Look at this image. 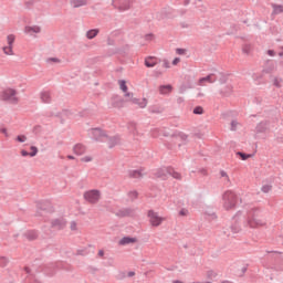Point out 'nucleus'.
I'll list each match as a JSON object with an SVG mask.
<instances>
[{"label": "nucleus", "mask_w": 283, "mask_h": 283, "mask_svg": "<svg viewBox=\"0 0 283 283\" xmlns=\"http://www.w3.org/2000/svg\"><path fill=\"white\" fill-rule=\"evenodd\" d=\"M172 90H174V87L170 84L160 85L159 94H161L163 96H167V95L171 94Z\"/></svg>", "instance_id": "obj_16"}, {"label": "nucleus", "mask_w": 283, "mask_h": 283, "mask_svg": "<svg viewBox=\"0 0 283 283\" xmlns=\"http://www.w3.org/2000/svg\"><path fill=\"white\" fill-rule=\"evenodd\" d=\"M220 176H221V178H227V180H228V182H229V175L227 174V171L221 170V171H220Z\"/></svg>", "instance_id": "obj_42"}, {"label": "nucleus", "mask_w": 283, "mask_h": 283, "mask_svg": "<svg viewBox=\"0 0 283 283\" xmlns=\"http://www.w3.org/2000/svg\"><path fill=\"white\" fill-rule=\"evenodd\" d=\"M279 56H283V52H280V53H279Z\"/></svg>", "instance_id": "obj_56"}, {"label": "nucleus", "mask_w": 283, "mask_h": 283, "mask_svg": "<svg viewBox=\"0 0 283 283\" xmlns=\"http://www.w3.org/2000/svg\"><path fill=\"white\" fill-rule=\"evenodd\" d=\"M164 74H165V71H161V70L154 71V76H156V78H159V76H163Z\"/></svg>", "instance_id": "obj_36"}, {"label": "nucleus", "mask_w": 283, "mask_h": 283, "mask_svg": "<svg viewBox=\"0 0 283 283\" xmlns=\"http://www.w3.org/2000/svg\"><path fill=\"white\" fill-rule=\"evenodd\" d=\"M174 283H182L181 281H174Z\"/></svg>", "instance_id": "obj_57"}, {"label": "nucleus", "mask_w": 283, "mask_h": 283, "mask_svg": "<svg viewBox=\"0 0 283 283\" xmlns=\"http://www.w3.org/2000/svg\"><path fill=\"white\" fill-rule=\"evenodd\" d=\"M198 1H202V0H198Z\"/></svg>", "instance_id": "obj_60"}, {"label": "nucleus", "mask_w": 283, "mask_h": 283, "mask_svg": "<svg viewBox=\"0 0 283 283\" xmlns=\"http://www.w3.org/2000/svg\"><path fill=\"white\" fill-rule=\"evenodd\" d=\"M256 134H264L266 129H269V122H261L259 125H256Z\"/></svg>", "instance_id": "obj_17"}, {"label": "nucleus", "mask_w": 283, "mask_h": 283, "mask_svg": "<svg viewBox=\"0 0 283 283\" xmlns=\"http://www.w3.org/2000/svg\"><path fill=\"white\" fill-rule=\"evenodd\" d=\"M176 53L179 54L180 56H182V55L187 54V50H185V49H177Z\"/></svg>", "instance_id": "obj_40"}, {"label": "nucleus", "mask_w": 283, "mask_h": 283, "mask_svg": "<svg viewBox=\"0 0 283 283\" xmlns=\"http://www.w3.org/2000/svg\"><path fill=\"white\" fill-rule=\"evenodd\" d=\"M238 129V120H232L231 122V132H235Z\"/></svg>", "instance_id": "obj_38"}, {"label": "nucleus", "mask_w": 283, "mask_h": 283, "mask_svg": "<svg viewBox=\"0 0 283 283\" xmlns=\"http://www.w3.org/2000/svg\"><path fill=\"white\" fill-rule=\"evenodd\" d=\"M205 109L201 106H197L193 108V114L201 115L203 114Z\"/></svg>", "instance_id": "obj_33"}, {"label": "nucleus", "mask_w": 283, "mask_h": 283, "mask_svg": "<svg viewBox=\"0 0 283 283\" xmlns=\"http://www.w3.org/2000/svg\"><path fill=\"white\" fill-rule=\"evenodd\" d=\"M134 275H136V273H134V272L128 273V277H134Z\"/></svg>", "instance_id": "obj_49"}, {"label": "nucleus", "mask_w": 283, "mask_h": 283, "mask_svg": "<svg viewBox=\"0 0 283 283\" xmlns=\"http://www.w3.org/2000/svg\"><path fill=\"white\" fill-rule=\"evenodd\" d=\"M145 41H154V34L148 33L144 36Z\"/></svg>", "instance_id": "obj_41"}, {"label": "nucleus", "mask_w": 283, "mask_h": 283, "mask_svg": "<svg viewBox=\"0 0 283 283\" xmlns=\"http://www.w3.org/2000/svg\"><path fill=\"white\" fill-rule=\"evenodd\" d=\"M277 70V65L272 60H268L263 67L262 74H273V72Z\"/></svg>", "instance_id": "obj_10"}, {"label": "nucleus", "mask_w": 283, "mask_h": 283, "mask_svg": "<svg viewBox=\"0 0 283 283\" xmlns=\"http://www.w3.org/2000/svg\"><path fill=\"white\" fill-rule=\"evenodd\" d=\"M143 105H144V107H145V105H147V99L146 98L143 99Z\"/></svg>", "instance_id": "obj_54"}, {"label": "nucleus", "mask_w": 283, "mask_h": 283, "mask_svg": "<svg viewBox=\"0 0 283 283\" xmlns=\"http://www.w3.org/2000/svg\"><path fill=\"white\" fill-rule=\"evenodd\" d=\"M114 107H120V104H118V103H116V102H114Z\"/></svg>", "instance_id": "obj_51"}, {"label": "nucleus", "mask_w": 283, "mask_h": 283, "mask_svg": "<svg viewBox=\"0 0 283 283\" xmlns=\"http://www.w3.org/2000/svg\"><path fill=\"white\" fill-rule=\"evenodd\" d=\"M41 33V27L39 25H27L24 27V34H30V36L34 34Z\"/></svg>", "instance_id": "obj_12"}, {"label": "nucleus", "mask_w": 283, "mask_h": 283, "mask_svg": "<svg viewBox=\"0 0 283 283\" xmlns=\"http://www.w3.org/2000/svg\"><path fill=\"white\" fill-rule=\"evenodd\" d=\"M238 205V195L235 192L228 190L222 196V206L226 211H231Z\"/></svg>", "instance_id": "obj_3"}, {"label": "nucleus", "mask_w": 283, "mask_h": 283, "mask_svg": "<svg viewBox=\"0 0 283 283\" xmlns=\"http://www.w3.org/2000/svg\"><path fill=\"white\" fill-rule=\"evenodd\" d=\"M273 14H282L283 6L282 4H272Z\"/></svg>", "instance_id": "obj_25"}, {"label": "nucleus", "mask_w": 283, "mask_h": 283, "mask_svg": "<svg viewBox=\"0 0 283 283\" xmlns=\"http://www.w3.org/2000/svg\"><path fill=\"white\" fill-rule=\"evenodd\" d=\"M73 151H74V154H76V156H83V154H85V151H87V148L83 144H76L73 147Z\"/></svg>", "instance_id": "obj_15"}, {"label": "nucleus", "mask_w": 283, "mask_h": 283, "mask_svg": "<svg viewBox=\"0 0 283 283\" xmlns=\"http://www.w3.org/2000/svg\"><path fill=\"white\" fill-rule=\"evenodd\" d=\"M180 62V57H175L172 61V65H178Z\"/></svg>", "instance_id": "obj_44"}, {"label": "nucleus", "mask_w": 283, "mask_h": 283, "mask_svg": "<svg viewBox=\"0 0 283 283\" xmlns=\"http://www.w3.org/2000/svg\"><path fill=\"white\" fill-rule=\"evenodd\" d=\"M138 239L132 237H124L118 241L119 247H127V244H136Z\"/></svg>", "instance_id": "obj_14"}, {"label": "nucleus", "mask_w": 283, "mask_h": 283, "mask_svg": "<svg viewBox=\"0 0 283 283\" xmlns=\"http://www.w3.org/2000/svg\"><path fill=\"white\" fill-rule=\"evenodd\" d=\"M95 36H98V29H92L86 32L87 39H95Z\"/></svg>", "instance_id": "obj_21"}, {"label": "nucleus", "mask_w": 283, "mask_h": 283, "mask_svg": "<svg viewBox=\"0 0 283 283\" xmlns=\"http://www.w3.org/2000/svg\"><path fill=\"white\" fill-rule=\"evenodd\" d=\"M169 176H172L175 180H182V175L171 167H161L155 171V178H159V180H167Z\"/></svg>", "instance_id": "obj_2"}, {"label": "nucleus", "mask_w": 283, "mask_h": 283, "mask_svg": "<svg viewBox=\"0 0 283 283\" xmlns=\"http://www.w3.org/2000/svg\"><path fill=\"white\" fill-rule=\"evenodd\" d=\"M94 160V157L92 155H86L81 158V163H92Z\"/></svg>", "instance_id": "obj_26"}, {"label": "nucleus", "mask_w": 283, "mask_h": 283, "mask_svg": "<svg viewBox=\"0 0 283 283\" xmlns=\"http://www.w3.org/2000/svg\"><path fill=\"white\" fill-rule=\"evenodd\" d=\"M191 3V0H185V6H189Z\"/></svg>", "instance_id": "obj_50"}, {"label": "nucleus", "mask_w": 283, "mask_h": 283, "mask_svg": "<svg viewBox=\"0 0 283 283\" xmlns=\"http://www.w3.org/2000/svg\"><path fill=\"white\" fill-rule=\"evenodd\" d=\"M70 229L71 231H78V223H76L75 221H72L70 223Z\"/></svg>", "instance_id": "obj_32"}, {"label": "nucleus", "mask_w": 283, "mask_h": 283, "mask_svg": "<svg viewBox=\"0 0 283 283\" xmlns=\"http://www.w3.org/2000/svg\"><path fill=\"white\" fill-rule=\"evenodd\" d=\"M273 84L275 87H283V80L275 77Z\"/></svg>", "instance_id": "obj_31"}, {"label": "nucleus", "mask_w": 283, "mask_h": 283, "mask_svg": "<svg viewBox=\"0 0 283 283\" xmlns=\"http://www.w3.org/2000/svg\"><path fill=\"white\" fill-rule=\"evenodd\" d=\"M1 101H9V103H18L19 97H17V90L6 88L0 93Z\"/></svg>", "instance_id": "obj_7"}, {"label": "nucleus", "mask_w": 283, "mask_h": 283, "mask_svg": "<svg viewBox=\"0 0 283 283\" xmlns=\"http://www.w3.org/2000/svg\"><path fill=\"white\" fill-rule=\"evenodd\" d=\"M17 40V36L14 34H9L7 36V45L2 48L3 54L6 56H14V41Z\"/></svg>", "instance_id": "obj_6"}, {"label": "nucleus", "mask_w": 283, "mask_h": 283, "mask_svg": "<svg viewBox=\"0 0 283 283\" xmlns=\"http://www.w3.org/2000/svg\"><path fill=\"white\" fill-rule=\"evenodd\" d=\"M124 98L126 103H130V105H134L135 107H140V98L136 97L134 93H126L124 94Z\"/></svg>", "instance_id": "obj_8"}, {"label": "nucleus", "mask_w": 283, "mask_h": 283, "mask_svg": "<svg viewBox=\"0 0 283 283\" xmlns=\"http://www.w3.org/2000/svg\"><path fill=\"white\" fill-rule=\"evenodd\" d=\"M271 189H273V186H271V185H263V186L261 187V191H262L263 193H269V191H271Z\"/></svg>", "instance_id": "obj_29"}, {"label": "nucleus", "mask_w": 283, "mask_h": 283, "mask_svg": "<svg viewBox=\"0 0 283 283\" xmlns=\"http://www.w3.org/2000/svg\"><path fill=\"white\" fill-rule=\"evenodd\" d=\"M176 138H177V140H182L185 143V142H187L188 137H187V134L179 133V134L176 135Z\"/></svg>", "instance_id": "obj_28"}, {"label": "nucleus", "mask_w": 283, "mask_h": 283, "mask_svg": "<svg viewBox=\"0 0 283 283\" xmlns=\"http://www.w3.org/2000/svg\"><path fill=\"white\" fill-rule=\"evenodd\" d=\"M83 198L88 202V205H98L101 200V190L92 189L85 191Z\"/></svg>", "instance_id": "obj_5"}, {"label": "nucleus", "mask_w": 283, "mask_h": 283, "mask_svg": "<svg viewBox=\"0 0 283 283\" xmlns=\"http://www.w3.org/2000/svg\"><path fill=\"white\" fill-rule=\"evenodd\" d=\"M157 136H169V133H163V130H160V133H158Z\"/></svg>", "instance_id": "obj_47"}, {"label": "nucleus", "mask_w": 283, "mask_h": 283, "mask_svg": "<svg viewBox=\"0 0 283 283\" xmlns=\"http://www.w3.org/2000/svg\"><path fill=\"white\" fill-rule=\"evenodd\" d=\"M119 85V90H122V92H124V94H129L130 92H127V82H125L124 80H120L118 82Z\"/></svg>", "instance_id": "obj_23"}, {"label": "nucleus", "mask_w": 283, "mask_h": 283, "mask_svg": "<svg viewBox=\"0 0 283 283\" xmlns=\"http://www.w3.org/2000/svg\"><path fill=\"white\" fill-rule=\"evenodd\" d=\"M93 136L95 140H102L105 143H108L109 147H115V145H118L119 140L116 137H107V133L104 130H101L99 128L93 129Z\"/></svg>", "instance_id": "obj_4"}, {"label": "nucleus", "mask_w": 283, "mask_h": 283, "mask_svg": "<svg viewBox=\"0 0 283 283\" xmlns=\"http://www.w3.org/2000/svg\"><path fill=\"white\" fill-rule=\"evenodd\" d=\"M240 222H243L244 227H250V229H255L256 227H264V221L258 218V210H252L247 214L242 211L237 212L232 219V224L230 227L232 233H240Z\"/></svg>", "instance_id": "obj_1"}, {"label": "nucleus", "mask_w": 283, "mask_h": 283, "mask_svg": "<svg viewBox=\"0 0 283 283\" xmlns=\"http://www.w3.org/2000/svg\"><path fill=\"white\" fill-rule=\"evenodd\" d=\"M231 86H227V91H222L221 94H223V96H229V94H231Z\"/></svg>", "instance_id": "obj_39"}, {"label": "nucleus", "mask_w": 283, "mask_h": 283, "mask_svg": "<svg viewBox=\"0 0 283 283\" xmlns=\"http://www.w3.org/2000/svg\"><path fill=\"white\" fill-rule=\"evenodd\" d=\"M237 156H240L241 160H249V158H251V155L244 154L242 151H238Z\"/></svg>", "instance_id": "obj_27"}, {"label": "nucleus", "mask_w": 283, "mask_h": 283, "mask_svg": "<svg viewBox=\"0 0 283 283\" xmlns=\"http://www.w3.org/2000/svg\"><path fill=\"white\" fill-rule=\"evenodd\" d=\"M40 98H41V101H43V103H50V101H51L50 93L49 92H42L40 94Z\"/></svg>", "instance_id": "obj_22"}, {"label": "nucleus", "mask_w": 283, "mask_h": 283, "mask_svg": "<svg viewBox=\"0 0 283 283\" xmlns=\"http://www.w3.org/2000/svg\"><path fill=\"white\" fill-rule=\"evenodd\" d=\"M98 255H99V258H103V255H105V252L103 250H99Z\"/></svg>", "instance_id": "obj_48"}, {"label": "nucleus", "mask_w": 283, "mask_h": 283, "mask_svg": "<svg viewBox=\"0 0 283 283\" xmlns=\"http://www.w3.org/2000/svg\"><path fill=\"white\" fill-rule=\"evenodd\" d=\"M148 218L153 227H160V224H163V218L158 217V213L151 210L148 212Z\"/></svg>", "instance_id": "obj_9"}, {"label": "nucleus", "mask_w": 283, "mask_h": 283, "mask_svg": "<svg viewBox=\"0 0 283 283\" xmlns=\"http://www.w3.org/2000/svg\"><path fill=\"white\" fill-rule=\"evenodd\" d=\"M21 156L23 157L30 156V153H28V150H21Z\"/></svg>", "instance_id": "obj_46"}, {"label": "nucleus", "mask_w": 283, "mask_h": 283, "mask_svg": "<svg viewBox=\"0 0 283 283\" xmlns=\"http://www.w3.org/2000/svg\"><path fill=\"white\" fill-rule=\"evenodd\" d=\"M39 154V148H36V146H31V153L29 154V156H31V158H34V156H36Z\"/></svg>", "instance_id": "obj_30"}, {"label": "nucleus", "mask_w": 283, "mask_h": 283, "mask_svg": "<svg viewBox=\"0 0 283 283\" xmlns=\"http://www.w3.org/2000/svg\"><path fill=\"white\" fill-rule=\"evenodd\" d=\"M158 63H160V59H158L156 56H147V57H145V61H144V65L146 67H156V65H158Z\"/></svg>", "instance_id": "obj_11"}, {"label": "nucleus", "mask_w": 283, "mask_h": 283, "mask_svg": "<svg viewBox=\"0 0 283 283\" xmlns=\"http://www.w3.org/2000/svg\"><path fill=\"white\" fill-rule=\"evenodd\" d=\"M217 81H218V75H216L214 73H211L206 77H201L199 80V85H205V83H216Z\"/></svg>", "instance_id": "obj_13"}, {"label": "nucleus", "mask_w": 283, "mask_h": 283, "mask_svg": "<svg viewBox=\"0 0 283 283\" xmlns=\"http://www.w3.org/2000/svg\"><path fill=\"white\" fill-rule=\"evenodd\" d=\"M187 213H189V211H188L187 209H181V210L179 211V214H180V216H187Z\"/></svg>", "instance_id": "obj_43"}, {"label": "nucleus", "mask_w": 283, "mask_h": 283, "mask_svg": "<svg viewBox=\"0 0 283 283\" xmlns=\"http://www.w3.org/2000/svg\"><path fill=\"white\" fill-rule=\"evenodd\" d=\"M143 176V172L140 170H130L128 171L129 178H140Z\"/></svg>", "instance_id": "obj_24"}, {"label": "nucleus", "mask_w": 283, "mask_h": 283, "mask_svg": "<svg viewBox=\"0 0 283 283\" xmlns=\"http://www.w3.org/2000/svg\"><path fill=\"white\" fill-rule=\"evenodd\" d=\"M132 8V1L129 0H119L118 9L122 11L129 10Z\"/></svg>", "instance_id": "obj_18"}, {"label": "nucleus", "mask_w": 283, "mask_h": 283, "mask_svg": "<svg viewBox=\"0 0 283 283\" xmlns=\"http://www.w3.org/2000/svg\"><path fill=\"white\" fill-rule=\"evenodd\" d=\"M52 227H55V229H63V227H65V219L59 218L53 220Z\"/></svg>", "instance_id": "obj_19"}, {"label": "nucleus", "mask_w": 283, "mask_h": 283, "mask_svg": "<svg viewBox=\"0 0 283 283\" xmlns=\"http://www.w3.org/2000/svg\"><path fill=\"white\" fill-rule=\"evenodd\" d=\"M15 140H18V143H25V140H28V137L25 135H19Z\"/></svg>", "instance_id": "obj_34"}, {"label": "nucleus", "mask_w": 283, "mask_h": 283, "mask_svg": "<svg viewBox=\"0 0 283 283\" xmlns=\"http://www.w3.org/2000/svg\"><path fill=\"white\" fill-rule=\"evenodd\" d=\"M1 132H2V134L8 135V129L3 128Z\"/></svg>", "instance_id": "obj_52"}, {"label": "nucleus", "mask_w": 283, "mask_h": 283, "mask_svg": "<svg viewBox=\"0 0 283 283\" xmlns=\"http://www.w3.org/2000/svg\"><path fill=\"white\" fill-rule=\"evenodd\" d=\"M268 55H269V56H275V51H273V50H268Z\"/></svg>", "instance_id": "obj_45"}, {"label": "nucleus", "mask_w": 283, "mask_h": 283, "mask_svg": "<svg viewBox=\"0 0 283 283\" xmlns=\"http://www.w3.org/2000/svg\"><path fill=\"white\" fill-rule=\"evenodd\" d=\"M221 83H224V80H221Z\"/></svg>", "instance_id": "obj_58"}, {"label": "nucleus", "mask_w": 283, "mask_h": 283, "mask_svg": "<svg viewBox=\"0 0 283 283\" xmlns=\"http://www.w3.org/2000/svg\"><path fill=\"white\" fill-rule=\"evenodd\" d=\"M67 158H69V160H74V156H72V155H69Z\"/></svg>", "instance_id": "obj_53"}, {"label": "nucleus", "mask_w": 283, "mask_h": 283, "mask_svg": "<svg viewBox=\"0 0 283 283\" xmlns=\"http://www.w3.org/2000/svg\"><path fill=\"white\" fill-rule=\"evenodd\" d=\"M72 8H82V6H87V0H71Z\"/></svg>", "instance_id": "obj_20"}, {"label": "nucleus", "mask_w": 283, "mask_h": 283, "mask_svg": "<svg viewBox=\"0 0 283 283\" xmlns=\"http://www.w3.org/2000/svg\"><path fill=\"white\" fill-rule=\"evenodd\" d=\"M163 67H165L166 70H169V67H171V64L169 63V60H163Z\"/></svg>", "instance_id": "obj_37"}, {"label": "nucleus", "mask_w": 283, "mask_h": 283, "mask_svg": "<svg viewBox=\"0 0 283 283\" xmlns=\"http://www.w3.org/2000/svg\"><path fill=\"white\" fill-rule=\"evenodd\" d=\"M244 54H249L251 52V44H245L242 48Z\"/></svg>", "instance_id": "obj_35"}, {"label": "nucleus", "mask_w": 283, "mask_h": 283, "mask_svg": "<svg viewBox=\"0 0 283 283\" xmlns=\"http://www.w3.org/2000/svg\"><path fill=\"white\" fill-rule=\"evenodd\" d=\"M116 98H118V97H115L114 101H116Z\"/></svg>", "instance_id": "obj_59"}, {"label": "nucleus", "mask_w": 283, "mask_h": 283, "mask_svg": "<svg viewBox=\"0 0 283 283\" xmlns=\"http://www.w3.org/2000/svg\"><path fill=\"white\" fill-rule=\"evenodd\" d=\"M242 273H247V268H242Z\"/></svg>", "instance_id": "obj_55"}]
</instances>
